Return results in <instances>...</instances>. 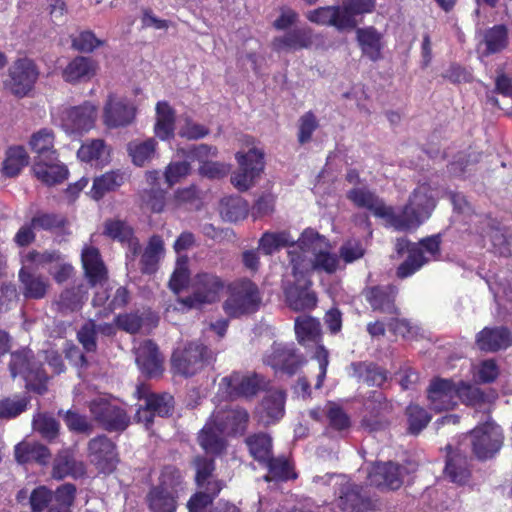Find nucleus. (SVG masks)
<instances>
[{
  "mask_svg": "<svg viewBox=\"0 0 512 512\" xmlns=\"http://www.w3.org/2000/svg\"><path fill=\"white\" fill-rule=\"evenodd\" d=\"M298 246L303 252H310L313 258L308 262L292 257V272L294 276L306 275L310 270L333 274L340 265L339 257L330 252V245L324 236L313 229H306L298 239Z\"/></svg>",
  "mask_w": 512,
  "mask_h": 512,
  "instance_id": "nucleus-1",
  "label": "nucleus"
},
{
  "mask_svg": "<svg viewBox=\"0 0 512 512\" xmlns=\"http://www.w3.org/2000/svg\"><path fill=\"white\" fill-rule=\"evenodd\" d=\"M435 190L429 184H421L410 195L401 213L393 212L392 227L399 231L418 228L436 207Z\"/></svg>",
  "mask_w": 512,
  "mask_h": 512,
  "instance_id": "nucleus-2",
  "label": "nucleus"
},
{
  "mask_svg": "<svg viewBox=\"0 0 512 512\" xmlns=\"http://www.w3.org/2000/svg\"><path fill=\"white\" fill-rule=\"evenodd\" d=\"M228 297L223 302V310L232 318L250 315L259 310L262 294L259 287L247 278L234 281L228 286Z\"/></svg>",
  "mask_w": 512,
  "mask_h": 512,
  "instance_id": "nucleus-3",
  "label": "nucleus"
},
{
  "mask_svg": "<svg viewBox=\"0 0 512 512\" xmlns=\"http://www.w3.org/2000/svg\"><path fill=\"white\" fill-rule=\"evenodd\" d=\"M182 483L178 469L165 467L160 475L159 484L152 487L146 496L152 512H174L177 507V491Z\"/></svg>",
  "mask_w": 512,
  "mask_h": 512,
  "instance_id": "nucleus-4",
  "label": "nucleus"
},
{
  "mask_svg": "<svg viewBox=\"0 0 512 512\" xmlns=\"http://www.w3.org/2000/svg\"><path fill=\"white\" fill-rule=\"evenodd\" d=\"M135 395L143 401L135 417L147 428L153 423L155 416L169 417L174 412V397L169 393H153L147 385L140 384L136 387Z\"/></svg>",
  "mask_w": 512,
  "mask_h": 512,
  "instance_id": "nucleus-5",
  "label": "nucleus"
},
{
  "mask_svg": "<svg viewBox=\"0 0 512 512\" xmlns=\"http://www.w3.org/2000/svg\"><path fill=\"white\" fill-rule=\"evenodd\" d=\"M226 286L225 280L210 272L197 273L191 282L192 294L182 298L180 302L188 308H200L219 300Z\"/></svg>",
  "mask_w": 512,
  "mask_h": 512,
  "instance_id": "nucleus-6",
  "label": "nucleus"
},
{
  "mask_svg": "<svg viewBox=\"0 0 512 512\" xmlns=\"http://www.w3.org/2000/svg\"><path fill=\"white\" fill-rule=\"evenodd\" d=\"M97 117V107L91 102L79 106L60 107L53 113V120L66 133H81L90 130Z\"/></svg>",
  "mask_w": 512,
  "mask_h": 512,
  "instance_id": "nucleus-7",
  "label": "nucleus"
},
{
  "mask_svg": "<svg viewBox=\"0 0 512 512\" xmlns=\"http://www.w3.org/2000/svg\"><path fill=\"white\" fill-rule=\"evenodd\" d=\"M213 358L212 351L206 346L191 342L173 352L171 364L176 373L188 377L201 371Z\"/></svg>",
  "mask_w": 512,
  "mask_h": 512,
  "instance_id": "nucleus-8",
  "label": "nucleus"
},
{
  "mask_svg": "<svg viewBox=\"0 0 512 512\" xmlns=\"http://www.w3.org/2000/svg\"><path fill=\"white\" fill-rule=\"evenodd\" d=\"M88 407L94 422L108 432H122L130 424L126 411L108 398L96 397L89 402Z\"/></svg>",
  "mask_w": 512,
  "mask_h": 512,
  "instance_id": "nucleus-9",
  "label": "nucleus"
},
{
  "mask_svg": "<svg viewBox=\"0 0 512 512\" xmlns=\"http://www.w3.org/2000/svg\"><path fill=\"white\" fill-rule=\"evenodd\" d=\"M440 243V235H432L408 248V256L398 267L397 276L399 278L409 277L426 263L436 259L440 255Z\"/></svg>",
  "mask_w": 512,
  "mask_h": 512,
  "instance_id": "nucleus-10",
  "label": "nucleus"
},
{
  "mask_svg": "<svg viewBox=\"0 0 512 512\" xmlns=\"http://www.w3.org/2000/svg\"><path fill=\"white\" fill-rule=\"evenodd\" d=\"M335 485L339 486L338 507L344 512H365L373 507L368 491L352 483L343 475H334Z\"/></svg>",
  "mask_w": 512,
  "mask_h": 512,
  "instance_id": "nucleus-11",
  "label": "nucleus"
},
{
  "mask_svg": "<svg viewBox=\"0 0 512 512\" xmlns=\"http://www.w3.org/2000/svg\"><path fill=\"white\" fill-rule=\"evenodd\" d=\"M471 443L473 452L478 459L491 458L502 446V431L499 426L487 422L471 432Z\"/></svg>",
  "mask_w": 512,
  "mask_h": 512,
  "instance_id": "nucleus-12",
  "label": "nucleus"
},
{
  "mask_svg": "<svg viewBox=\"0 0 512 512\" xmlns=\"http://www.w3.org/2000/svg\"><path fill=\"white\" fill-rule=\"evenodd\" d=\"M88 459L96 469L104 474H110L119 462L116 445L105 435H99L89 440L87 445Z\"/></svg>",
  "mask_w": 512,
  "mask_h": 512,
  "instance_id": "nucleus-13",
  "label": "nucleus"
},
{
  "mask_svg": "<svg viewBox=\"0 0 512 512\" xmlns=\"http://www.w3.org/2000/svg\"><path fill=\"white\" fill-rule=\"evenodd\" d=\"M263 157V152L256 148L250 149L246 154H236L240 168L231 177L235 188L246 191L252 186L254 179L264 168Z\"/></svg>",
  "mask_w": 512,
  "mask_h": 512,
  "instance_id": "nucleus-14",
  "label": "nucleus"
},
{
  "mask_svg": "<svg viewBox=\"0 0 512 512\" xmlns=\"http://www.w3.org/2000/svg\"><path fill=\"white\" fill-rule=\"evenodd\" d=\"M38 78V71L32 60L18 59L9 68V78L5 87L18 97H23L33 88Z\"/></svg>",
  "mask_w": 512,
  "mask_h": 512,
  "instance_id": "nucleus-15",
  "label": "nucleus"
},
{
  "mask_svg": "<svg viewBox=\"0 0 512 512\" xmlns=\"http://www.w3.org/2000/svg\"><path fill=\"white\" fill-rule=\"evenodd\" d=\"M136 108L126 98L109 94L103 107V123L110 129L126 127L133 123Z\"/></svg>",
  "mask_w": 512,
  "mask_h": 512,
  "instance_id": "nucleus-16",
  "label": "nucleus"
},
{
  "mask_svg": "<svg viewBox=\"0 0 512 512\" xmlns=\"http://www.w3.org/2000/svg\"><path fill=\"white\" fill-rule=\"evenodd\" d=\"M263 362L271 366L276 372L280 371L289 376L296 373L302 364L301 355L297 354L293 344L274 342Z\"/></svg>",
  "mask_w": 512,
  "mask_h": 512,
  "instance_id": "nucleus-17",
  "label": "nucleus"
},
{
  "mask_svg": "<svg viewBox=\"0 0 512 512\" xmlns=\"http://www.w3.org/2000/svg\"><path fill=\"white\" fill-rule=\"evenodd\" d=\"M294 283H287L284 286V295L288 307L294 311L313 309L317 303L316 294L309 289L311 281L306 275L298 274Z\"/></svg>",
  "mask_w": 512,
  "mask_h": 512,
  "instance_id": "nucleus-18",
  "label": "nucleus"
},
{
  "mask_svg": "<svg viewBox=\"0 0 512 512\" xmlns=\"http://www.w3.org/2000/svg\"><path fill=\"white\" fill-rule=\"evenodd\" d=\"M263 379L255 374H241L233 372L231 375L222 378L220 386L230 398L251 397L262 388Z\"/></svg>",
  "mask_w": 512,
  "mask_h": 512,
  "instance_id": "nucleus-19",
  "label": "nucleus"
},
{
  "mask_svg": "<svg viewBox=\"0 0 512 512\" xmlns=\"http://www.w3.org/2000/svg\"><path fill=\"white\" fill-rule=\"evenodd\" d=\"M55 136L52 130L43 128L33 133L29 140V147L33 156V164H36L38 174L42 175L43 161H57L58 153L54 147Z\"/></svg>",
  "mask_w": 512,
  "mask_h": 512,
  "instance_id": "nucleus-20",
  "label": "nucleus"
},
{
  "mask_svg": "<svg viewBox=\"0 0 512 512\" xmlns=\"http://www.w3.org/2000/svg\"><path fill=\"white\" fill-rule=\"evenodd\" d=\"M9 370L13 378L21 376L26 381L46 379L41 365L35 360L33 352L28 348L11 353Z\"/></svg>",
  "mask_w": 512,
  "mask_h": 512,
  "instance_id": "nucleus-21",
  "label": "nucleus"
},
{
  "mask_svg": "<svg viewBox=\"0 0 512 512\" xmlns=\"http://www.w3.org/2000/svg\"><path fill=\"white\" fill-rule=\"evenodd\" d=\"M427 393L430 408L436 412L452 409L456 405V384L451 380L434 379Z\"/></svg>",
  "mask_w": 512,
  "mask_h": 512,
  "instance_id": "nucleus-22",
  "label": "nucleus"
},
{
  "mask_svg": "<svg viewBox=\"0 0 512 512\" xmlns=\"http://www.w3.org/2000/svg\"><path fill=\"white\" fill-rule=\"evenodd\" d=\"M135 360L140 371L147 377H158L163 372V357L151 340H145L135 347Z\"/></svg>",
  "mask_w": 512,
  "mask_h": 512,
  "instance_id": "nucleus-23",
  "label": "nucleus"
},
{
  "mask_svg": "<svg viewBox=\"0 0 512 512\" xmlns=\"http://www.w3.org/2000/svg\"><path fill=\"white\" fill-rule=\"evenodd\" d=\"M213 423L227 435H243L249 422V414L243 408L219 410L213 414Z\"/></svg>",
  "mask_w": 512,
  "mask_h": 512,
  "instance_id": "nucleus-24",
  "label": "nucleus"
},
{
  "mask_svg": "<svg viewBox=\"0 0 512 512\" xmlns=\"http://www.w3.org/2000/svg\"><path fill=\"white\" fill-rule=\"evenodd\" d=\"M445 450V477L453 483L466 484L471 476L467 455L460 448H453L451 445H447Z\"/></svg>",
  "mask_w": 512,
  "mask_h": 512,
  "instance_id": "nucleus-25",
  "label": "nucleus"
},
{
  "mask_svg": "<svg viewBox=\"0 0 512 512\" xmlns=\"http://www.w3.org/2000/svg\"><path fill=\"white\" fill-rule=\"evenodd\" d=\"M272 48L276 52H291L308 49L313 45V32L309 27L291 29L272 40Z\"/></svg>",
  "mask_w": 512,
  "mask_h": 512,
  "instance_id": "nucleus-26",
  "label": "nucleus"
},
{
  "mask_svg": "<svg viewBox=\"0 0 512 512\" xmlns=\"http://www.w3.org/2000/svg\"><path fill=\"white\" fill-rule=\"evenodd\" d=\"M368 479L376 487L397 490L403 484V468L392 462L380 463L373 467Z\"/></svg>",
  "mask_w": 512,
  "mask_h": 512,
  "instance_id": "nucleus-27",
  "label": "nucleus"
},
{
  "mask_svg": "<svg viewBox=\"0 0 512 512\" xmlns=\"http://www.w3.org/2000/svg\"><path fill=\"white\" fill-rule=\"evenodd\" d=\"M347 198L356 206L366 208L375 216L387 219L392 226L393 209L384 204V202L373 192L366 188H354L347 193Z\"/></svg>",
  "mask_w": 512,
  "mask_h": 512,
  "instance_id": "nucleus-28",
  "label": "nucleus"
},
{
  "mask_svg": "<svg viewBox=\"0 0 512 512\" xmlns=\"http://www.w3.org/2000/svg\"><path fill=\"white\" fill-rule=\"evenodd\" d=\"M365 299L374 311L387 314H398L395 305L397 289L394 286H373L363 291Z\"/></svg>",
  "mask_w": 512,
  "mask_h": 512,
  "instance_id": "nucleus-29",
  "label": "nucleus"
},
{
  "mask_svg": "<svg viewBox=\"0 0 512 512\" xmlns=\"http://www.w3.org/2000/svg\"><path fill=\"white\" fill-rule=\"evenodd\" d=\"M477 34L480 37L478 51L481 56L499 53L508 45V30L505 25H495Z\"/></svg>",
  "mask_w": 512,
  "mask_h": 512,
  "instance_id": "nucleus-30",
  "label": "nucleus"
},
{
  "mask_svg": "<svg viewBox=\"0 0 512 512\" xmlns=\"http://www.w3.org/2000/svg\"><path fill=\"white\" fill-rule=\"evenodd\" d=\"M381 393H375L373 399L365 403V408L369 412L362 421V427L369 432L383 431L389 426V421L384 417L383 412L388 408Z\"/></svg>",
  "mask_w": 512,
  "mask_h": 512,
  "instance_id": "nucleus-31",
  "label": "nucleus"
},
{
  "mask_svg": "<svg viewBox=\"0 0 512 512\" xmlns=\"http://www.w3.org/2000/svg\"><path fill=\"white\" fill-rule=\"evenodd\" d=\"M476 344L482 351L496 352L508 348L512 344V336L506 327H485L477 334Z\"/></svg>",
  "mask_w": 512,
  "mask_h": 512,
  "instance_id": "nucleus-32",
  "label": "nucleus"
},
{
  "mask_svg": "<svg viewBox=\"0 0 512 512\" xmlns=\"http://www.w3.org/2000/svg\"><path fill=\"white\" fill-rule=\"evenodd\" d=\"M305 17L312 23L321 26H332L339 31L348 30L350 21L343 17L341 6H323L305 13Z\"/></svg>",
  "mask_w": 512,
  "mask_h": 512,
  "instance_id": "nucleus-33",
  "label": "nucleus"
},
{
  "mask_svg": "<svg viewBox=\"0 0 512 512\" xmlns=\"http://www.w3.org/2000/svg\"><path fill=\"white\" fill-rule=\"evenodd\" d=\"M21 291L26 299H42L46 296L50 286L49 280L41 274L22 267L19 271Z\"/></svg>",
  "mask_w": 512,
  "mask_h": 512,
  "instance_id": "nucleus-34",
  "label": "nucleus"
},
{
  "mask_svg": "<svg viewBox=\"0 0 512 512\" xmlns=\"http://www.w3.org/2000/svg\"><path fill=\"white\" fill-rule=\"evenodd\" d=\"M82 264L85 276L92 286L102 284L107 279V270L98 249L85 247L82 251Z\"/></svg>",
  "mask_w": 512,
  "mask_h": 512,
  "instance_id": "nucleus-35",
  "label": "nucleus"
},
{
  "mask_svg": "<svg viewBox=\"0 0 512 512\" xmlns=\"http://www.w3.org/2000/svg\"><path fill=\"white\" fill-rule=\"evenodd\" d=\"M88 298V291L85 285L80 284L61 292L58 299L54 301L56 310L62 315L79 311Z\"/></svg>",
  "mask_w": 512,
  "mask_h": 512,
  "instance_id": "nucleus-36",
  "label": "nucleus"
},
{
  "mask_svg": "<svg viewBox=\"0 0 512 512\" xmlns=\"http://www.w3.org/2000/svg\"><path fill=\"white\" fill-rule=\"evenodd\" d=\"M96 73L95 62L88 57H75L62 71V77L67 83L75 84L90 80Z\"/></svg>",
  "mask_w": 512,
  "mask_h": 512,
  "instance_id": "nucleus-37",
  "label": "nucleus"
},
{
  "mask_svg": "<svg viewBox=\"0 0 512 512\" xmlns=\"http://www.w3.org/2000/svg\"><path fill=\"white\" fill-rule=\"evenodd\" d=\"M85 474L83 462L77 461L69 451H61L53 462L52 477L62 480L68 476L77 478Z\"/></svg>",
  "mask_w": 512,
  "mask_h": 512,
  "instance_id": "nucleus-38",
  "label": "nucleus"
},
{
  "mask_svg": "<svg viewBox=\"0 0 512 512\" xmlns=\"http://www.w3.org/2000/svg\"><path fill=\"white\" fill-rule=\"evenodd\" d=\"M156 123L154 131L161 140H168L174 136L175 110L166 101L156 104Z\"/></svg>",
  "mask_w": 512,
  "mask_h": 512,
  "instance_id": "nucleus-39",
  "label": "nucleus"
},
{
  "mask_svg": "<svg viewBox=\"0 0 512 512\" xmlns=\"http://www.w3.org/2000/svg\"><path fill=\"white\" fill-rule=\"evenodd\" d=\"M164 252L165 248L162 238L158 235H153L141 255L140 269L142 273L152 274L156 272Z\"/></svg>",
  "mask_w": 512,
  "mask_h": 512,
  "instance_id": "nucleus-40",
  "label": "nucleus"
},
{
  "mask_svg": "<svg viewBox=\"0 0 512 512\" xmlns=\"http://www.w3.org/2000/svg\"><path fill=\"white\" fill-rule=\"evenodd\" d=\"M350 368L352 377L369 386H381L387 380V372L374 363L354 362Z\"/></svg>",
  "mask_w": 512,
  "mask_h": 512,
  "instance_id": "nucleus-41",
  "label": "nucleus"
},
{
  "mask_svg": "<svg viewBox=\"0 0 512 512\" xmlns=\"http://www.w3.org/2000/svg\"><path fill=\"white\" fill-rule=\"evenodd\" d=\"M49 449L37 442L23 441L15 446V458L19 463L36 461L45 464L50 458Z\"/></svg>",
  "mask_w": 512,
  "mask_h": 512,
  "instance_id": "nucleus-42",
  "label": "nucleus"
},
{
  "mask_svg": "<svg viewBox=\"0 0 512 512\" xmlns=\"http://www.w3.org/2000/svg\"><path fill=\"white\" fill-rule=\"evenodd\" d=\"M156 147L157 141L154 138L133 140L127 144V153L134 165L143 167L154 158Z\"/></svg>",
  "mask_w": 512,
  "mask_h": 512,
  "instance_id": "nucleus-43",
  "label": "nucleus"
},
{
  "mask_svg": "<svg viewBox=\"0 0 512 512\" xmlns=\"http://www.w3.org/2000/svg\"><path fill=\"white\" fill-rule=\"evenodd\" d=\"M219 210L223 220L238 222L247 217L249 204L240 196H229L221 200Z\"/></svg>",
  "mask_w": 512,
  "mask_h": 512,
  "instance_id": "nucleus-44",
  "label": "nucleus"
},
{
  "mask_svg": "<svg viewBox=\"0 0 512 512\" xmlns=\"http://www.w3.org/2000/svg\"><path fill=\"white\" fill-rule=\"evenodd\" d=\"M223 434L226 433L220 432L217 429V426L213 423L212 415L199 433V444L207 453H220L225 446V442L222 437Z\"/></svg>",
  "mask_w": 512,
  "mask_h": 512,
  "instance_id": "nucleus-45",
  "label": "nucleus"
},
{
  "mask_svg": "<svg viewBox=\"0 0 512 512\" xmlns=\"http://www.w3.org/2000/svg\"><path fill=\"white\" fill-rule=\"evenodd\" d=\"M124 183V175L120 171H110L96 177L91 189V196L95 200L101 199L106 193L114 191Z\"/></svg>",
  "mask_w": 512,
  "mask_h": 512,
  "instance_id": "nucleus-46",
  "label": "nucleus"
},
{
  "mask_svg": "<svg viewBox=\"0 0 512 512\" xmlns=\"http://www.w3.org/2000/svg\"><path fill=\"white\" fill-rule=\"evenodd\" d=\"M43 174L40 175L37 172L36 164H33L32 170L34 175L42 183L53 186L62 183L67 179L68 169L65 165L59 163V161H43Z\"/></svg>",
  "mask_w": 512,
  "mask_h": 512,
  "instance_id": "nucleus-47",
  "label": "nucleus"
},
{
  "mask_svg": "<svg viewBox=\"0 0 512 512\" xmlns=\"http://www.w3.org/2000/svg\"><path fill=\"white\" fill-rule=\"evenodd\" d=\"M294 238L286 231L281 232H265L258 242V250L265 255H272L283 247L293 245Z\"/></svg>",
  "mask_w": 512,
  "mask_h": 512,
  "instance_id": "nucleus-48",
  "label": "nucleus"
},
{
  "mask_svg": "<svg viewBox=\"0 0 512 512\" xmlns=\"http://www.w3.org/2000/svg\"><path fill=\"white\" fill-rule=\"evenodd\" d=\"M255 460L265 463L272 456V439L265 433H256L245 439Z\"/></svg>",
  "mask_w": 512,
  "mask_h": 512,
  "instance_id": "nucleus-49",
  "label": "nucleus"
},
{
  "mask_svg": "<svg viewBox=\"0 0 512 512\" xmlns=\"http://www.w3.org/2000/svg\"><path fill=\"white\" fill-rule=\"evenodd\" d=\"M295 333L301 344L316 343L320 335V322L311 316H299L295 320Z\"/></svg>",
  "mask_w": 512,
  "mask_h": 512,
  "instance_id": "nucleus-50",
  "label": "nucleus"
},
{
  "mask_svg": "<svg viewBox=\"0 0 512 512\" xmlns=\"http://www.w3.org/2000/svg\"><path fill=\"white\" fill-rule=\"evenodd\" d=\"M205 491L196 493L188 502L189 512H210L213 498L220 492V482H208Z\"/></svg>",
  "mask_w": 512,
  "mask_h": 512,
  "instance_id": "nucleus-51",
  "label": "nucleus"
},
{
  "mask_svg": "<svg viewBox=\"0 0 512 512\" xmlns=\"http://www.w3.org/2000/svg\"><path fill=\"white\" fill-rule=\"evenodd\" d=\"M29 156L22 146L10 147L3 162V172L6 176L14 177L28 164Z\"/></svg>",
  "mask_w": 512,
  "mask_h": 512,
  "instance_id": "nucleus-52",
  "label": "nucleus"
},
{
  "mask_svg": "<svg viewBox=\"0 0 512 512\" xmlns=\"http://www.w3.org/2000/svg\"><path fill=\"white\" fill-rule=\"evenodd\" d=\"M375 8V0H347L341 6L343 17L349 19L348 30L356 28V16L371 13Z\"/></svg>",
  "mask_w": 512,
  "mask_h": 512,
  "instance_id": "nucleus-53",
  "label": "nucleus"
},
{
  "mask_svg": "<svg viewBox=\"0 0 512 512\" xmlns=\"http://www.w3.org/2000/svg\"><path fill=\"white\" fill-rule=\"evenodd\" d=\"M357 39L364 54L371 60H376L380 54V35L376 29L370 27L357 30Z\"/></svg>",
  "mask_w": 512,
  "mask_h": 512,
  "instance_id": "nucleus-54",
  "label": "nucleus"
},
{
  "mask_svg": "<svg viewBox=\"0 0 512 512\" xmlns=\"http://www.w3.org/2000/svg\"><path fill=\"white\" fill-rule=\"evenodd\" d=\"M32 426L34 431L38 432L48 441L54 440L59 434V422L53 416L46 413L36 414L33 418Z\"/></svg>",
  "mask_w": 512,
  "mask_h": 512,
  "instance_id": "nucleus-55",
  "label": "nucleus"
},
{
  "mask_svg": "<svg viewBox=\"0 0 512 512\" xmlns=\"http://www.w3.org/2000/svg\"><path fill=\"white\" fill-rule=\"evenodd\" d=\"M406 416L408 421L407 431L412 435H418L431 421V416L428 412L414 404L406 408Z\"/></svg>",
  "mask_w": 512,
  "mask_h": 512,
  "instance_id": "nucleus-56",
  "label": "nucleus"
},
{
  "mask_svg": "<svg viewBox=\"0 0 512 512\" xmlns=\"http://www.w3.org/2000/svg\"><path fill=\"white\" fill-rule=\"evenodd\" d=\"M285 395L282 391L270 392L262 400V408L267 418V423L278 420L284 413Z\"/></svg>",
  "mask_w": 512,
  "mask_h": 512,
  "instance_id": "nucleus-57",
  "label": "nucleus"
},
{
  "mask_svg": "<svg viewBox=\"0 0 512 512\" xmlns=\"http://www.w3.org/2000/svg\"><path fill=\"white\" fill-rule=\"evenodd\" d=\"M326 417L329 427L337 431H344L350 428L351 421L342 407L336 403L329 402L326 405Z\"/></svg>",
  "mask_w": 512,
  "mask_h": 512,
  "instance_id": "nucleus-58",
  "label": "nucleus"
},
{
  "mask_svg": "<svg viewBox=\"0 0 512 512\" xmlns=\"http://www.w3.org/2000/svg\"><path fill=\"white\" fill-rule=\"evenodd\" d=\"M104 234L120 242H126L133 235V229L123 220L110 219L105 221Z\"/></svg>",
  "mask_w": 512,
  "mask_h": 512,
  "instance_id": "nucleus-59",
  "label": "nucleus"
},
{
  "mask_svg": "<svg viewBox=\"0 0 512 512\" xmlns=\"http://www.w3.org/2000/svg\"><path fill=\"white\" fill-rule=\"evenodd\" d=\"M140 199L144 206L155 213L162 212L165 207V191L161 187L144 189L140 193Z\"/></svg>",
  "mask_w": 512,
  "mask_h": 512,
  "instance_id": "nucleus-60",
  "label": "nucleus"
},
{
  "mask_svg": "<svg viewBox=\"0 0 512 512\" xmlns=\"http://www.w3.org/2000/svg\"><path fill=\"white\" fill-rule=\"evenodd\" d=\"M97 332L96 321H86L77 332V339L86 352H95L97 350Z\"/></svg>",
  "mask_w": 512,
  "mask_h": 512,
  "instance_id": "nucleus-61",
  "label": "nucleus"
},
{
  "mask_svg": "<svg viewBox=\"0 0 512 512\" xmlns=\"http://www.w3.org/2000/svg\"><path fill=\"white\" fill-rule=\"evenodd\" d=\"M456 398L461 400L466 405H477L484 402L485 395L480 388L465 383L459 382L456 384Z\"/></svg>",
  "mask_w": 512,
  "mask_h": 512,
  "instance_id": "nucleus-62",
  "label": "nucleus"
},
{
  "mask_svg": "<svg viewBox=\"0 0 512 512\" xmlns=\"http://www.w3.org/2000/svg\"><path fill=\"white\" fill-rule=\"evenodd\" d=\"M28 398L15 397L0 400V418L10 419L24 412L28 405Z\"/></svg>",
  "mask_w": 512,
  "mask_h": 512,
  "instance_id": "nucleus-63",
  "label": "nucleus"
},
{
  "mask_svg": "<svg viewBox=\"0 0 512 512\" xmlns=\"http://www.w3.org/2000/svg\"><path fill=\"white\" fill-rule=\"evenodd\" d=\"M268 467V474L265 476L266 481L271 480H287L290 478L291 468L288 461L284 458H272L265 462Z\"/></svg>",
  "mask_w": 512,
  "mask_h": 512,
  "instance_id": "nucleus-64",
  "label": "nucleus"
}]
</instances>
